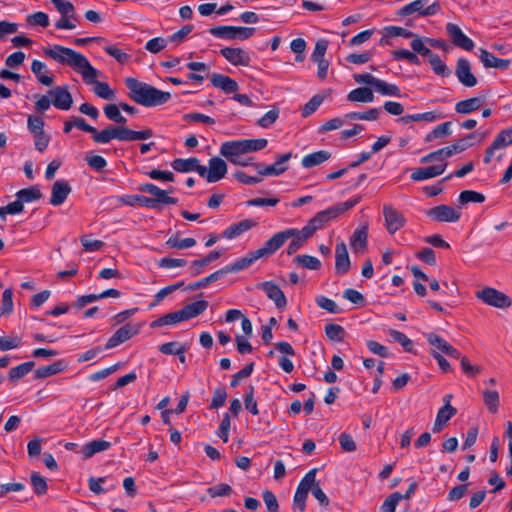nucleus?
<instances>
[{
	"label": "nucleus",
	"instance_id": "ea45409f",
	"mask_svg": "<svg viewBox=\"0 0 512 512\" xmlns=\"http://www.w3.org/2000/svg\"><path fill=\"white\" fill-rule=\"evenodd\" d=\"M184 321L181 310L170 312L150 323L151 328H158L164 325H173Z\"/></svg>",
	"mask_w": 512,
	"mask_h": 512
},
{
	"label": "nucleus",
	"instance_id": "39448f33",
	"mask_svg": "<svg viewBox=\"0 0 512 512\" xmlns=\"http://www.w3.org/2000/svg\"><path fill=\"white\" fill-rule=\"evenodd\" d=\"M475 137L476 133H470L450 146L438 149L423 156L420 159V163L425 164L432 161H444L446 158L451 157L453 154L463 152L471 147V140Z\"/></svg>",
	"mask_w": 512,
	"mask_h": 512
},
{
	"label": "nucleus",
	"instance_id": "72a5a7b5",
	"mask_svg": "<svg viewBox=\"0 0 512 512\" xmlns=\"http://www.w3.org/2000/svg\"><path fill=\"white\" fill-rule=\"evenodd\" d=\"M209 306L208 301L199 300L185 305L181 310L184 321L192 319L202 314Z\"/></svg>",
	"mask_w": 512,
	"mask_h": 512
},
{
	"label": "nucleus",
	"instance_id": "9b49d317",
	"mask_svg": "<svg viewBox=\"0 0 512 512\" xmlns=\"http://www.w3.org/2000/svg\"><path fill=\"white\" fill-rule=\"evenodd\" d=\"M75 127L78 129L92 134V139L98 144H107L113 139L114 126H108L101 131L89 125L84 118L73 116Z\"/></svg>",
	"mask_w": 512,
	"mask_h": 512
},
{
	"label": "nucleus",
	"instance_id": "58836bf2",
	"mask_svg": "<svg viewBox=\"0 0 512 512\" xmlns=\"http://www.w3.org/2000/svg\"><path fill=\"white\" fill-rule=\"evenodd\" d=\"M47 70V66L45 63L39 60H33L31 63V71L36 75L39 83L45 86H51L54 82V78L52 75L43 74L42 72Z\"/></svg>",
	"mask_w": 512,
	"mask_h": 512
},
{
	"label": "nucleus",
	"instance_id": "79ce46f5",
	"mask_svg": "<svg viewBox=\"0 0 512 512\" xmlns=\"http://www.w3.org/2000/svg\"><path fill=\"white\" fill-rule=\"evenodd\" d=\"M111 443L106 440H94L83 446L82 453L84 458H90L94 454L108 450Z\"/></svg>",
	"mask_w": 512,
	"mask_h": 512
},
{
	"label": "nucleus",
	"instance_id": "ddd939ff",
	"mask_svg": "<svg viewBox=\"0 0 512 512\" xmlns=\"http://www.w3.org/2000/svg\"><path fill=\"white\" fill-rule=\"evenodd\" d=\"M139 191L151 194L155 201V209L159 210L161 204L174 205L178 203V199L168 195L169 191L162 190L153 183H144L139 186Z\"/></svg>",
	"mask_w": 512,
	"mask_h": 512
},
{
	"label": "nucleus",
	"instance_id": "6e6552de",
	"mask_svg": "<svg viewBox=\"0 0 512 512\" xmlns=\"http://www.w3.org/2000/svg\"><path fill=\"white\" fill-rule=\"evenodd\" d=\"M271 256L267 243L265 242L259 249L249 252L245 257L237 259L234 263L222 268L224 275L228 273H237L251 266L256 260Z\"/></svg>",
	"mask_w": 512,
	"mask_h": 512
},
{
	"label": "nucleus",
	"instance_id": "69168bd1",
	"mask_svg": "<svg viewBox=\"0 0 512 512\" xmlns=\"http://www.w3.org/2000/svg\"><path fill=\"white\" fill-rule=\"evenodd\" d=\"M31 485L33 487L34 492L38 496H41V495H44L47 493L48 487H47L46 479L36 472H33L31 474Z\"/></svg>",
	"mask_w": 512,
	"mask_h": 512
},
{
	"label": "nucleus",
	"instance_id": "603ef678",
	"mask_svg": "<svg viewBox=\"0 0 512 512\" xmlns=\"http://www.w3.org/2000/svg\"><path fill=\"white\" fill-rule=\"evenodd\" d=\"M388 334L394 341L398 342L406 352L416 353L414 351V345L412 340H410L403 332H400L395 329H390L388 331Z\"/></svg>",
	"mask_w": 512,
	"mask_h": 512
},
{
	"label": "nucleus",
	"instance_id": "338daca9",
	"mask_svg": "<svg viewBox=\"0 0 512 512\" xmlns=\"http://www.w3.org/2000/svg\"><path fill=\"white\" fill-rule=\"evenodd\" d=\"M392 56L395 60H407L409 63L411 64H414V65H419L420 64V59L418 58V56L409 51V50H406V49H398V50H394L392 51Z\"/></svg>",
	"mask_w": 512,
	"mask_h": 512
},
{
	"label": "nucleus",
	"instance_id": "4be33fe9",
	"mask_svg": "<svg viewBox=\"0 0 512 512\" xmlns=\"http://www.w3.org/2000/svg\"><path fill=\"white\" fill-rule=\"evenodd\" d=\"M53 96L52 104L60 110H69L73 104V98L66 86H56L48 91Z\"/></svg>",
	"mask_w": 512,
	"mask_h": 512
},
{
	"label": "nucleus",
	"instance_id": "7ed1b4c3",
	"mask_svg": "<svg viewBox=\"0 0 512 512\" xmlns=\"http://www.w3.org/2000/svg\"><path fill=\"white\" fill-rule=\"evenodd\" d=\"M268 144L265 138L241 139L222 143L220 154L230 163L239 166H248V163H241L240 156L250 152H256L264 149Z\"/></svg>",
	"mask_w": 512,
	"mask_h": 512
},
{
	"label": "nucleus",
	"instance_id": "a18cd8bd",
	"mask_svg": "<svg viewBox=\"0 0 512 512\" xmlns=\"http://www.w3.org/2000/svg\"><path fill=\"white\" fill-rule=\"evenodd\" d=\"M453 410L449 409L448 407H441L438 410L434 425H433V432L439 433L443 430L447 422L454 416Z\"/></svg>",
	"mask_w": 512,
	"mask_h": 512
},
{
	"label": "nucleus",
	"instance_id": "0e129e2a",
	"mask_svg": "<svg viewBox=\"0 0 512 512\" xmlns=\"http://www.w3.org/2000/svg\"><path fill=\"white\" fill-rule=\"evenodd\" d=\"M260 176H278L283 174L288 167L263 166L261 163L253 164Z\"/></svg>",
	"mask_w": 512,
	"mask_h": 512
},
{
	"label": "nucleus",
	"instance_id": "37998d69",
	"mask_svg": "<svg viewBox=\"0 0 512 512\" xmlns=\"http://www.w3.org/2000/svg\"><path fill=\"white\" fill-rule=\"evenodd\" d=\"M64 370V363L61 360L47 366L40 367L35 371V379H44L56 375Z\"/></svg>",
	"mask_w": 512,
	"mask_h": 512
},
{
	"label": "nucleus",
	"instance_id": "5701e85b",
	"mask_svg": "<svg viewBox=\"0 0 512 512\" xmlns=\"http://www.w3.org/2000/svg\"><path fill=\"white\" fill-rule=\"evenodd\" d=\"M428 343L434 346L437 350L446 354L451 358L458 359L460 358V352L453 347L450 343H448L444 338L440 337L438 334L434 332H429L424 334Z\"/></svg>",
	"mask_w": 512,
	"mask_h": 512
},
{
	"label": "nucleus",
	"instance_id": "9d476101",
	"mask_svg": "<svg viewBox=\"0 0 512 512\" xmlns=\"http://www.w3.org/2000/svg\"><path fill=\"white\" fill-rule=\"evenodd\" d=\"M228 166L220 157L209 159V167L201 165L199 175L206 179L208 183H215L223 179L227 173Z\"/></svg>",
	"mask_w": 512,
	"mask_h": 512
},
{
	"label": "nucleus",
	"instance_id": "2eb2a0df",
	"mask_svg": "<svg viewBox=\"0 0 512 512\" xmlns=\"http://www.w3.org/2000/svg\"><path fill=\"white\" fill-rule=\"evenodd\" d=\"M154 135L152 129L147 128L141 131L132 130L126 126H114L113 139L119 141L146 140Z\"/></svg>",
	"mask_w": 512,
	"mask_h": 512
},
{
	"label": "nucleus",
	"instance_id": "2f4dec72",
	"mask_svg": "<svg viewBox=\"0 0 512 512\" xmlns=\"http://www.w3.org/2000/svg\"><path fill=\"white\" fill-rule=\"evenodd\" d=\"M368 227L357 228L350 238V246L354 253H363L367 249Z\"/></svg>",
	"mask_w": 512,
	"mask_h": 512
},
{
	"label": "nucleus",
	"instance_id": "a211bd4d",
	"mask_svg": "<svg viewBox=\"0 0 512 512\" xmlns=\"http://www.w3.org/2000/svg\"><path fill=\"white\" fill-rule=\"evenodd\" d=\"M139 328L137 325L132 323H127L124 326L120 327L106 342L105 349H112L130 338L134 335L138 334Z\"/></svg>",
	"mask_w": 512,
	"mask_h": 512
},
{
	"label": "nucleus",
	"instance_id": "3c124183",
	"mask_svg": "<svg viewBox=\"0 0 512 512\" xmlns=\"http://www.w3.org/2000/svg\"><path fill=\"white\" fill-rule=\"evenodd\" d=\"M451 124L452 123L450 121H447V122H444V123L436 126L431 132H429L426 135L425 141L432 142L435 139L445 138L447 136H450L451 135V130H450Z\"/></svg>",
	"mask_w": 512,
	"mask_h": 512
},
{
	"label": "nucleus",
	"instance_id": "e2e57ef3",
	"mask_svg": "<svg viewBox=\"0 0 512 512\" xmlns=\"http://www.w3.org/2000/svg\"><path fill=\"white\" fill-rule=\"evenodd\" d=\"M485 196L482 193L473 190H464L459 195V203L465 205L469 202L483 203Z\"/></svg>",
	"mask_w": 512,
	"mask_h": 512
},
{
	"label": "nucleus",
	"instance_id": "393cba45",
	"mask_svg": "<svg viewBox=\"0 0 512 512\" xmlns=\"http://www.w3.org/2000/svg\"><path fill=\"white\" fill-rule=\"evenodd\" d=\"M56 9L61 15V18L55 22L56 29L72 30L76 27L73 22H68L69 18L73 17V12L76 10L70 1H62Z\"/></svg>",
	"mask_w": 512,
	"mask_h": 512
},
{
	"label": "nucleus",
	"instance_id": "f704fd0d",
	"mask_svg": "<svg viewBox=\"0 0 512 512\" xmlns=\"http://www.w3.org/2000/svg\"><path fill=\"white\" fill-rule=\"evenodd\" d=\"M484 103L483 97H472L456 103L455 111L459 114H470L478 110Z\"/></svg>",
	"mask_w": 512,
	"mask_h": 512
},
{
	"label": "nucleus",
	"instance_id": "dca6fc26",
	"mask_svg": "<svg viewBox=\"0 0 512 512\" xmlns=\"http://www.w3.org/2000/svg\"><path fill=\"white\" fill-rule=\"evenodd\" d=\"M383 215L386 229L390 234L396 233L398 230L404 227L406 223L404 215L391 205L383 206Z\"/></svg>",
	"mask_w": 512,
	"mask_h": 512
},
{
	"label": "nucleus",
	"instance_id": "bf43d9fd",
	"mask_svg": "<svg viewBox=\"0 0 512 512\" xmlns=\"http://www.w3.org/2000/svg\"><path fill=\"white\" fill-rule=\"evenodd\" d=\"M483 400L491 413H496L499 407V394L495 390H484Z\"/></svg>",
	"mask_w": 512,
	"mask_h": 512
},
{
	"label": "nucleus",
	"instance_id": "f3484780",
	"mask_svg": "<svg viewBox=\"0 0 512 512\" xmlns=\"http://www.w3.org/2000/svg\"><path fill=\"white\" fill-rule=\"evenodd\" d=\"M338 216L336 215L335 211L333 210L332 206L322 210L315 214L314 217H312L306 226H304L305 230L308 231V233L313 236V234L326 226L327 223L332 221L333 219H336Z\"/></svg>",
	"mask_w": 512,
	"mask_h": 512
},
{
	"label": "nucleus",
	"instance_id": "473e14b6",
	"mask_svg": "<svg viewBox=\"0 0 512 512\" xmlns=\"http://www.w3.org/2000/svg\"><path fill=\"white\" fill-rule=\"evenodd\" d=\"M171 166L174 170L181 173L196 171L199 174V169L201 168L199 160L195 157L188 159L177 158L172 161Z\"/></svg>",
	"mask_w": 512,
	"mask_h": 512
},
{
	"label": "nucleus",
	"instance_id": "0eeeda50",
	"mask_svg": "<svg viewBox=\"0 0 512 512\" xmlns=\"http://www.w3.org/2000/svg\"><path fill=\"white\" fill-rule=\"evenodd\" d=\"M256 28L241 26H216L209 29L211 35L226 40H247L254 35Z\"/></svg>",
	"mask_w": 512,
	"mask_h": 512
},
{
	"label": "nucleus",
	"instance_id": "8fccbe9b",
	"mask_svg": "<svg viewBox=\"0 0 512 512\" xmlns=\"http://www.w3.org/2000/svg\"><path fill=\"white\" fill-rule=\"evenodd\" d=\"M120 107L116 104H107L104 107L105 116L115 123L119 124L118 126H125L127 122L126 118L120 113Z\"/></svg>",
	"mask_w": 512,
	"mask_h": 512
},
{
	"label": "nucleus",
	"instance_id": "864d4df0",
	"mask_svg": "<svg viewBox=\"0 0 512 512\" xmlns=\"http://www.w3.org/2000/svg\"><path fill=\"white\" fill-rule=\"evenodd\" d=\"M223 275H224V272H223V270L221 268V269L215 271L214 273L210 274L209 276L200 279L199 281L190 283L187 286L186 289L189 290V291H194V290H197L199 288L205 287L208 284L213 283V282L219 280Z\"/></svg>",
	"mask_w": 512,
	"mask_h": 512
},
{
	"label": "nucleus",
	"instance_id": "774afa93",
	"mask_svg": "<svg viewBox=\"0 0 512 512\" xmlns=\"http://www.w3.org/2000/svg\"><path fill=\"white\" fill-rule=\"evenodd\" d=\"M232 487L226 483H220L214 486H211L207 489V493L212 497H224L229 496L232 493Z\"/></svg>",
	"mask_w": 512,
	"mask_h": 512
},
{
	"label": "nucleus",
	"instance_id": "6e6d98bb",
	"mask_svg": "<svg viewBox=\"0 0 512 512\" xmlns=\"http://www.w3.org/2000/svg\"><path fill=\"white\" fill-rule=\"evenodd\" d=\"M432 70L436 75L441 77H448L451 74V71L447 67V65L441 60L438 54H433L428 60Z\"/></svg>",
	"mask_w": 512,
	"mask_h": 512
},
{
	"label": "nucleus",
	"instance_id": "423d86ee",
	"mask_svg": "<svg viewBox=\"0 0 512 512\" xmlns=\"http://www.w3.org/2000/svg\"><path fill=\"white\" fill-rule=\"evenodd\" d=\"M475 296L483 303L498 309H507L512 305V300L507 294L488 286L476 291Z\"/></svg>",
	"mask_w": 512,
	"mask_h": 512
},
{
	"label": "nucleus",
	"instance_id": "f03ea898",
	"mask_svg": "<svg viewBox=\"0 0 512 512\" xmlns=\"http://www.w3.org/2000/svg\"><path fill=\"white\" fill-rule=\"evenodd\" d=\"M125 85L129 90V98L135 103L145 107L160 106L171 99L170 92L159 90L145 82H140L136 78H126Z\"/></svg>",
	"mask_w": 512,
	"mask_h": 512
},
{
	"label": "nucleus",
	"instance_id": "c03bdc74",
	"mask_svg": "<svg viewBox=\"0 0 512 512\" xmlns=\"http://www.w3.org/2000/svg\"><path fill=\"white\" fill-rule=\"evenodd\" d=\"M35 366L34 361L24 362L14 368H11L8 373V378L11 382H16L25 377L29 372L33 370Z\"/></svg>",
	"mask_w": 512,
	"mask_h": 512
},
{
	"label": "nucleus",
	"instance_id": "c9c22d12",
	"mask_svg": "<svg viewBox=\"0 0 512 512\" xmlns=\"http://www.w3.org/2000/svg\"><path fill=\"white\" fill-rule=\"evenodd\" d=\"M221 255L222 253L220 251L213 250L209 252L203 259L192 261L189 267L190 274L192 276L199 275L205 266L220 258Z\"/></svg>",
	"mask_w": 512,
	"mask_h": 512
},
{
	"label": "nucleus",
	"instance_id": "5fc2aeb1",
	"mask_svg": "<svg viewBox=\"0 0 512 512\" xmlns=\"http://www.w3.org/2000/svg\"><path fill=\"white\" fill-rule=\"evenodd\" d=\"M293 262L310 270H318L321 267V262L318 258L306 254L296 256Z\"/></svg>",
	"mask_w": 512,
	"mask_h": 512
},
{
	"label": "nucleus",
	"instance_id": "09e8293b",
	"mask_svg": "<svg viewBox=\"0 0 512 512\" xmlns=\"http://www.w3.org/2000/svg\"><path fill=\"white\" fill-rule=\"evenodd\" d=\"M374 89L382 95L395 97L401 96V90L397 85L387 83L386 81L381 79L377 80Z\"/></svg>",
	"mask_w": 512,
	"mask_h": 512
},
{
	"label": "nucleus",
	"instance_id": "4468645a",
	"mask_svg": "<svg viewBox=\"0 0 512 512\" xmlns=\"http://www.w3.org/2000/svg\"><path fill=\"white\" fill-rule=\"evenodd\" d=\"M426 215L437 222H457L461 217V212L452 206L441 204L429 209Z\"/></svg>",
	"mask_w": 512,
	"mask_h": 512
},
{
	"label": "nucleus",
	"instance_id": "7c9ffc66",
	"mask_svg": "<svg viewBox=\"0 0 512 512\" xmlns=\"http://www.w3.org/2000/svg\"><path fill=\"white\" fill-rule=\"evenodd\" d=\"M256 225H257V222H255L254 220H251V219L241 220L237 223L230 225L228 228H226L222 233V237H224L226 239L236 238V237L240 236L241 234H243L244 232L255 227Z\"/></svg>",
	"mask_w": 512,
	"mask_h": 512
},
{
	"label": "nucleus",
	"instance_id": "4d7b16f0",
	"mask_svg": "<svg viewBox=\"0 0 512 512\" xmlns=\"http://www.w3.org/2000/svg\"><path fill=\"white\" fill-rule=\"evenodd\" d=\"M493 148L501 149L512 144V126L501 130L492 142Z\"/></svg>",
	"mask_w": 512,
	"mask_h": 512
},
{
	"label": "nucleus",
	"instance_id": "20e7f679",
	"mask_svg": "<svg viewBox=\"0 0 512 512\" xmlns=\"http://www.w3.org/2000/svg\"><path fill=\"white\" fill-rule=\"evenodd\" d=\"M312 236L303 227L301 230L290 228L284 231L278 232L273 235L269 240L266 241L270 254H274L283 244L292 238V241L287 247V254L293 255L300 247Z\"/></svg>",
	"mask_w": 512,
	"mask_h": 512
},
{
	"label": "nucleus",
	"instance_id": "cd10ccee",
	"mask_svg": "<svg viewBox=\"0 0 512 512\" xmlns=\"http://www.w3.org/2000/svg\"><path fill=\"white\" fill-rule=\"evenodd\" d=\"M448 163L443 162L442 164L420 167L417 168L412 174L411 179L414 181H423L443 174Z\"/></svg>",
	"mask_w": 512,
	"mask_h": 512
},
{
	"label": "nucleus",
	"instance_id": "6ab92c4d",
	"mask_svg": "<svg viewBox=\"0 0 512 512\" xmlns=\"http://www.w3.org/2000/svg\"><path fill=\"white\" fill-rule=\"evenodd\" d=\"M257 289L263 290L267 297L272 300L278 309H283L287 305V299L284 292L272 281H265L256 285Z\"/></svg>",
	"mask_w": 512,
	"mask_h": 512
},
{
	"label": "nucleus",
	"instance_id": "de8ad7c7",
	"mask_svg": "<svg viewBox=\"0 0 512 512\" xmlns=\"http://www.w3.org/2000/svg\"><path fill=\"white\" fill-rule=\"evenodd\" d=\"M381 114V108H370L364 112H350L345 115L349 120H367L374 121L379 118Z\"/></svg>",
	"mask_w": 512,
	"mask_h": 512
},
{
	"label": "nucleus",
	"instance_id": "a19ab883",
	"mask_svg": "<svg viewBox=\"0 0 512 512\" xmlns=\"http://www.w3.org/2000/svg\"><path fill=\"white\" fill-rule=\"evenodd\" d=\"M444 116L442 114H436L433 111L425 112V113H419V114H413V115H405L400 117L397 121L407 124L412 121H426V122H434L438 119H442Z\"/></svg>",
	"mask_w": 512,
	"mask_h": 512
},
{
	"label": "nucleus",
	"instance_id": "bb28decb",
	"mask_svg": "<svg viewBox=\"0 0 512 512\" xmlns=\"http://www.w3.org/2000/svg\"><path fill=\"white\" fill-rule=\"evenodd\" d=\"M350 269V258L344 242L335 247V271L338 275L346 274Z\"/></svg>",
	"mask_w": 512,
	"mask_h": 512
},
{
	"label": "nucleus",
	"instance_id": "b1692460",
	"mask_svg": "<svg viewBox=\"0 0 512 512\" xmlns=\"http://www.w3.org/2000/svg\"><path fill=\"white\" fill-rule=\"evenodd\" d=\"M220 54L234 66H249L250 64L248 52L241 48L225 47L220 50Z\"/></svg>",
	"mask_w": 512,
	"mask_h": 512
},
{
	"label": "nucleus",
	"instance_id": "f8f14e48",
	"mask_svg": "<svg viewBox=\"0 0 512 512\" xmlns=\"http://www.w3.org/2000/svg\"><path fill=\"white\" fill-rule=\"evenodd\" d=\"M317 469H311L306 475L302 478L298 487L296 489L293 503L294 506L297 507L301 512H304L306 509V499L311 487L314 484V477L316 476Z\"/></svg>",
	"mask_w": 512,
	"mask_h": 512
},
{
	"label": "nucleus",
	"instance_id": "4c0bfd02",
	"mask_svg": "<svg viewBox=\"0 0 512 512\" xmlns=\"http://www.w3.org/2000/svg\"><path fill=\"white\" fill-rule=\"evenodd\" d=\"M347 100L351 102L371 103L374 100V94L369 87H359L348 93Z\"/></svg>",
	"mask_w": 512,
	"mask_h": 512
},
{
	"label": "nucleus",
	"instance_id": "a878e982",
	"mask_svg": "<svg viewBox=\"0 0 512 512\" xmlns=\"http://www.w3.org/2000/svg\"><path fill=\"white\" fill-rule=\"evenodd\" d=\"M72 188L68 181L66 180H57L54 182L51 188V197L50 204L53 206L62 205L69 194L71 193Z\"/></svg>",
	"mask_w": 512,
	"mask_h": 512
},
{
	"label": "nucleus",
	"instance_id": "412c9836",
	"mask_svg": "<svg viewBox=\"0 0 512 512\" xmlns=\"http://www.w3.org/2000/svg\"><path fill=\"white\" fill-rule=\"evenodd\" d=\"M446 31L455 46L466 51H471L474 48V42L472 39L466 36L458 25L454 23H448L446 25Z\"/></svg>",
	"mask_w": 512,
	"mask_h": 512
},
{
	"label": "nucleus",
	"instance_id": "e433bc0d",
	"mask_svg": "<svg viewBox=\"0 0 512 512\" xmlns=\"http://www.w3.org/2000/svg\"><path fill=\"white\" fill-rule=\"evenodd\" d=\"M331 157V153L326 150H320L317 152L310 153L303 157L302 166L304 168H312L314 166L320 165L325 161L329 160Z\"/></svg>",
	"mask_w": 512,
	"mask_h": 512
},
{
	"label": "nucleus",
	"instance_id": "f257e3e1",
	"mask_svg": "<svg viewBox=\"0 0 512 512\" xmlns=\"http://www.w3.org/2000/svg\"><path fill=\"white\" fill-rule=\"evenodd\" d=\"M43 53L59 64L67 65L79 72L86 84L93 85V91L98 97L105 100L115 99V92L108 83L97 80L100 71L94 68L83 54L61 45L44 48Z\"/></svg>",
	"mask_w": 512,
	"mask_h": 512
},
{
	"label": "nucleus",
	"instance_id": "1a4fd4ad",
	"mask_svg": "<svg viewBox=\"0 0 512 512\" xmlns=\"http://www.w3.org/2000/svg\"><path fill=\"white\" fill-rule=\"evenodd\" d=\"M440 10L441 5L437 1L428 5V0H415L402 7L397 15L404 17L417 12L420 16L427 17L437 14Z\"/></svg>",
	"mask_w": 512,
	"mask_h": 512
},
{
	"label": "nucleus",
	"instance_id": "49530a36",
	"mask_svg": "<svg viewBox=\"0 0 512 512\" xmlns=\"http://www.w3.org/2000/svg\"><path fill=\"white\" fill-rule=\"evenodd\" d=\"M41 197L42 193L37 186L23 188L16 193V198H19L23 204L39 200Z\"/></svg>",
	"mask_w": 512,
	"mask_h": 512
},
{
	"label": "nucleus",
	"instance_id": "aec40b11",
	"mask_svg": "<svg viewBox=\"0 0 512 512\" xmlns=\"http://www.w3.org/2000/svg\"><path fill=\"white\" fill-rule=\"evenodd\" d=\"M455 74L459 82L465 87H474L478 83L476 76L471 72L470 62L465 58L457 60Z\"/></svg>",
	"mask_w": 512,
	"mask_h": 512
},
{
	"label": "nucleus",
	"instance_id": "c85d7f7f",
	"mask_svg": "<svg viewBox=\"0 0 512 512\" xmlns=\"http://www.w3.org/2000/svg\"><path fill=\"white\" fill-rule=\"evenodd\" d=\"M210 82L214 87L221 89L227 94L235 93L239 89L238 83L234 79L219 73H213L210 77Z\"/></svg>",
	"mask_w": 512,
	"mask_h": 512
},
{
	"label": "nucleus",
	"instance_id": "052dcab7",
	"mask_svg": "<svg viewBox=\"0 0 512 512\" xmlns=\"http://www.w3.org/2000/svg\"><path fill=\"white\" fill-rule=\"evenodd\" d=\"M326 336L335 342H342L344 340L345 330L339 324H327L325 326Z\"/></svg>",
	"mask_w": 512,
	"mask_h": 512
},
{
	"label": "nucleus",
	"instance_id": "680f3d73",
	"mask_svg": "<svg viewBox=\"0 0 512 512\" xmlns=\"http://www.w3.org/2000/svg\"><path fill=\"white\" fill-rule=\"evenodd\" d=\"M425 43V39L415 35L410 43V46L415 53H418L424 57H428L429 60L434 53L425 45Z\"/></svg>",
	"mask_w": 512,
	"mask_h": 512
},
{
	"label": "nucleus",
	"instance_id": "c756f323",
	"mask_svg": "<svg viewBox=\"0 0 512 512\" xmlns=\"http://www.w3.org/2000/svg\"><path fill=\"white\" fill-rule=\"evenodd\" d=\"M479 58L486 68H496L500 70H506L510 67L511 61L509 59H500L494 56L491 52L486 49H480Z\"/></svg>",
	"mask_w": 512,
	"mask_h": 512
},
{
	"label": "nucleus",
	"instance_id": "13d9d810",
	"mask_svg": "<svg viewBox=\"0 0 512 512\" xmlns=\"http://www.w3.org/2000/svg\"><path fill=\"white\" fill-rule=\"evenodd\" d=\"M196 240L194 238L180 239L177 235L171 236L166 241V246L173 249H186L195 246Z\"/></svg>",
	"mask_w": 512,
	"mask_h": 512
}]
</instances>
